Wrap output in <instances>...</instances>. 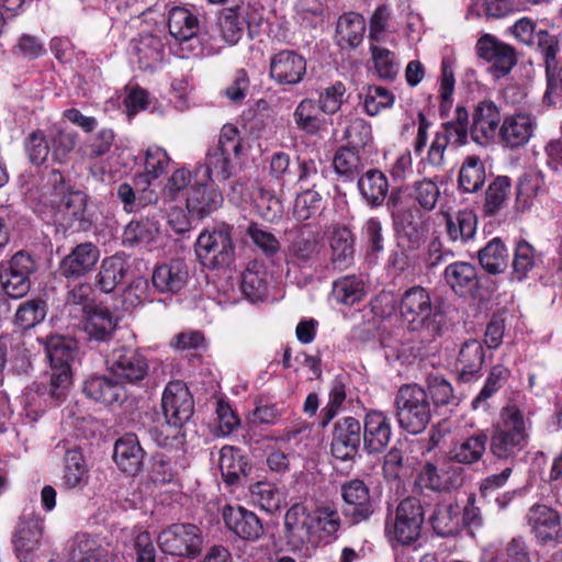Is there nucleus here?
I'll return each mask as SVG.
<instances>
[{
	"mask_svg": "<svg viewBox=\"0 0 562 562\" xmlns=\"http://www.w3.org/2000/svg\"><path fill=\"white\" fill-rule=\"evenodd\" d=\"M218 467L223 479L228 484H234L241 475H247L250 465L240 451L234 447L225 446L220 450Z\"/></svg>",
	"mask_w": 562,
	"mask_h": 562,
	"instance_id": "nucleus-46",
	"label": "nucleus"
},
{
	"mask_svg": "<svg viewBox=\"0 0 562 562\" xmlns=\"http://www.w3.org/2000/svg\"><path fill=\"white\" fill-rule=\"evenodd\" d=\"M502 115L498 106L493 101L479 102L472 114V125L470 135L472 139L480 144H487L499 133Z\"/></svg>",
	"mask_w": 562,
	"mask_h": 562,
	"instance_id": "nucleus-16",
	"label": "nucleus"
},
{
	"mask_svg": "<svg viewBox=\"0 0 562 562\" xmlns=\"http://www.w3.org/2000/svg\"><path fill=\"white\" fill-rule=\"evenodd\" d=\"M43 535V526L37 520L23 522L14 535V548L21 561H27L38 549Z\"/></svg>",
	"mask_w": 562,
	"mask_h": 562,
	"instance_id": "nucleus-43",
	"label": "nucleus"
},
{
	"mask_svg": "<svg viewBox=\"0 0 562 562\" xmlns=\"http://www.w3.org/2000/svg\"><path fill=\"white\" fill-rule=\"evenodd\" d=\"M358 189L364 201L375 207L384 202L389 192V181L382 171L371 169L359 178Z\"/></svg>",
	"mask_w": 562,
	"mask_h": 562,
	"instance_id": "nucleus-40",
	"label": "nucleus"
},
{
	"mask_svg": "<svg viewBox=\"0 0 562 562\" xmlns=\"http://www.w3.org/2000/svg\"><path fill=\"white\" fill-rule=\"evenodd\" d=\"M429 521L438 536L453 537L458 535L463 527L461 507L456 503L438 504Z\"/></svg>",
	"mask_w": 562,
	"mask_h": 562,
	"instance_id": "nucleus-34",
	"label": "nucleus"
},
{
	"mask_svg": "<svg viewBox=\"0 0 562 562\" xmlns=\"http://www.w3.org/2000/svg\"><path fill=\"white\" fill-rule=\"evenodd\" d=\"M157 543L166 554L195 558L202 550L203 537L198 526L178 522L161 530Z\"/></svg>",
	"mask_w": 562,
	"mask_h": 562,
	"instance_id": "nucleus-8",
	"label": "nucleus"
},
{
	"mask_svg": "<svg viewBox=\"0 0 562 562\" xmlns=\"http://www.w3.org/2000/svg\"><path fill=\"white\" fill-rule=\"evenodd\" d=\"M161 406L165 418L176 426H183L193 414V398L181 381L169 382L162 393Z\"/></svg>",
	"mask_w": 562,
	"mask_h": 562,
	"instance_id": "nucleus-12",
	"label": "nucleus"
},
{
	"mask_svg": "<svg viewBox=\"0 0 562 562\" xmlns=\"http://www.w3.org/2000/svg\"><path fill=\"white\" fill-rule=\"evenodd\" d=\"M113 459L121 471L136 474L143 464L144 451L134 434H127L116 440Z\"/></svg>",
	"mask_w": 562,
	"mask_h": 562,
	"instance_id": "nucleus-27",
	"label": "nucleus"
},
{
	"mask_svg": "<svg viewBox=\"0 0 562 562\" xmlns=\"http://www.w3.org/2000/svg\"><path fill=\"white\" fill-rule=\"evenodd\" d=\"M244 11L240 7L224 8L216 23L207 27L203 44L212 53H217L226 46L236 45L244 34Z\"/></svg>",
	"mask_w": 562,
	"mask_h": 562,
	"instance_id": "nucleus-9",
	"label": "nucleus"
},
{
	"mask_svg": "<svg viewBox=\"0 0 562 562\" xmlns=\"http://www.w3.org/2000/svg\"><path fill=\"white\" fill-rule=\"evenodd\" d=\"M323 244L318 236L312 232L299 233L286 248V263L299 269H311L319 260Z\"/></svg>",
	"mask_w": 562,
	"mask_h": 562,
	"instance_id": "nucleus-17",
	"label": "nucleus"
},
{
	"mask_svg": "<svg viewBox=\"0 0 562 562\" xmlns=\"http://www.w3.org/2000/svg\"><path fill=\"white\" fill-rule=\"evenodd\" d=\"M441 215L450 241L465 244L474 237L477 220L472 211L461 210L454 214L441 212Z\"/></svg>",
	"mask_w": 562,
	"mask_h": 562,
	"instance_id": "nucleus-33",
	"label": "nucleus"
},
{
	"mask_svg": "<svg viewBox=\"0 0 562 562\" xmlns=\"http://www.w3.org/2000/svg\"><path fill=\"white\" fill-rule=\"evenodd\" d=\"M442 130L438 134H443L448 138V143L456 145H465L469 134V113L465 108L457 106L454 117L441 125Z\"/></svg>",
	"mask_w": 562,
	"mask_h": 562,
	"instance_id": "nucleus-56",
	"label": "nucleus"
},
{
	"mask_svg": "<svg viewBox=\"0 0 562 562\" xmlns=\"http://www.w3.org/2000/svg\"><path fill=\"white\" fill-rule=\"evenodd\" d=\"M409 196L419 205V209L430 212L437 205L440 190L435 181L424 178L412 184Z\"/></svg>",
	"mask_w": 562,
	"mask_h": 562,
	"instance_id": "nucleus-59",
	"label": "nucleus"
},
{
	"mask_svg": "<svg viewBox=\"0 0 562 562\" xmlns=\"http://www.w3.org/2000/svg\"><path fill=\"white\" fill-rule=\"evenodd\" d=\"M345 501L344 513L352 518L353 522L367 520L373 513V505L369 488L360 480H352L341 487Z\"/></svg>",
	"mask_w": 562,
	"mask_h": 562,
	"instance_id": "nucleus-22",
	"label": "nucleus"
},
{
	"mask_svg": "<svg viewBox=\"0 0 562 562\" xmlns=\"http://www.w3.org/2000/svg\"><path fill=\"white\" fill-rule=\"evenodd\" d=\"M481 267L490 274H498L505 271L508 262V252L499 238H493L479 251Z\"/></svg>",
	"mask_w": 562,
	"mask_h": 562,
	"instance_id": "nucleus-49",
	"label": "nucleus"
},
{
	"mask_svg": "<svg viewBox=\"0 0 562 562\" xmlns=\"http://www.w3.org/2000/svg\"><path fill=\"white\" fill-rule=\"evenodd\" d=\"M168 29L170 35L178 42L192 40L200 30L198 18L188 9L176 7L169 11Z\"/></svg>",
	"mask_w": 562,
	"mask_h": 562,
	"instance_id": "nucleus-41",
	"label": "nucleus"
},
{
	"mask_svg": "<svg viewBox=\"0 0 562 562\" xmlns=\"http://www.w3.org/2000/svg\"><path fill=\"white\" fill-rule=\"evenodd\" d=\"M284 527L288 539L294 544H303L311 539L314 519L303 504H294L285 513Z\"/></svg>",
	"mask_w": 562,
	"mask_h": 562,
	"instance_id": "nucleus-30",
	"label": "nucleus"
},
{
	"mask_svg": "<svg viewBox=\"0 0 562 562\" xmlns=\"http://www.w3.org/2000/svg\"><path fill=\"white\" fill-rule=\"evenodd\" d=\"M82 390L88 397L104 405L121 404L127 398L124 384L105 375L90 376L85 381Z\"/></svg>",
	"mask_w": 562,
	"mask_h": 562,
	"instance_id": "nucleus-23",
	"label": "nucleus"
},
{
	"mask_svg": "<svg viewBox=\"0 0 562 562\" xmlns=\"http://www.w3.org/2000/svg\"><path fill=\"white\" fill-rule=\"evenodd\" d=\"M488 435L481 430L457 442L449 451L451 461L458 464L472 465L477 463L486 452Z\"/></svg>",
	"mask_w": 562,
	"mask_h": 562,
	"instance_id": "nucleus-31",
	"label": "nucleus"
},
{
	"mask_svg": "<svg viewBox=\"0 0 562 562\" xmlns=\"http://www.w3.org/2000/svg\"><path fill=\"white\" fill-rule=\"evenodd\" d=\"M188 269L183 261L172 260L157 267L153 273V284L161 293H177L186 284Z\"/></svg>",
	"mask_w": 562,
	"mask_h": 562,
	"instance_id": "nucleus-32",
	"label": "nucleus"
},
{
	"mask_svg": "<svg viewBox=\"0 0 562 562\" xmlns=\"http://www.w3.org/2000/svg\"><path fill=\"white\" fill-rule=\"evenodd\" d=\"M233 227L222 223L212 231H203L195 243V254L202 266L218 269L228 266L234 259L235 245Z\"/></svg>",
	"mask_w": 562,
	"mask_h": 562,
	"instance_id": "nucleus-6",
	"label": "nucleus"
},
{
	"mask_svg": "<svg viewBox=\"0 0 562 562\" xmlns=\"http://www.w3.org/2000/svg\"><path fill=\"white\" fill-rule=\"evenodd\" d=\"M360 98L363 99V108L368 115L374 116L382 110L390 109L393 106L395 97L394 94L384 87L380 86H368L360 93Z\"/></svg>",
	"mask_w": 562,
	"mask_h": 562,
	"instance_id": "nucleus-54",
	"label": "nucleus"
},
{
	"mask_svg": "<svg viewBox=\"0 0 562 562\" xmlns=\"http://www.w3.org/2000/svg\"><path fill=\"white\" fill-rule=\"evenodd\" d=\"M269 274L266 269L256 262L251 263L243 273L241 290L251 301H261L267 296Z\"/></svg>",
	"mask_w": 562,
	"mask_h": 562,
	"instance_id": "nucleus-47",
	"label": "nucleus"
},
{
	"mask_svg": "<svg viewBox=\"0 0 562 562\" xmlns=\"http://www.w3.org/2000/svg\"><path fill=\"white\" fill-rule=\"evenodd\" d=\"M100 258L99 248L90 243H82L72 248L59 263V273L66 279H79L90 273Z\"/></svg>",
	"mask_w": 562,
	"mask_h": 562,
	"instance_id": "nucleus-18",
	"label": "nucleus"
},
{
	"mask_svg": "<svg viewBox=\"0 0 562 562\" xmlns=\"http://www.w3.org/2000/svg\"><path fill=\"white\" fill-rule=\"evenodd\" d=\"M526 521L540 546L562 542V517L557 509L544 504H535L528 509Z\"/></svg>",
	"mask_w": 562,
	"mask_h": 562,
	"instance_id": "nucleus-10",
	"label": "nucleus"
},
{
	"mask_svg": "<svg viewBox=\"0 0 562 562\" xmlns=\"http://www.w3.org/2000/svg\"><path fill=\"white\" fill-rule=\"evenodd\" d=\"M476 50L480 57L494 63L502 75L508 74L517 63L515 48L491 34L480 37Z\"/></svg>",
	"mask_w": 562,
	"mask_h": 562,
	"instance_id": "nucleus-24",
	"label": "nucleus"
},
{
	"mask_svg": "<svg viewBox=\"0 0 562 562\" xmlns=\"http://www.w3.org/2000/svg\"><path fill=\"white\" fill-rule=\"evenodd\" d=\"M509 371L498 364L492 368L485 384L479 395L472 401V407L474 409H479L480 407L486 408V400L490 398L493 394H495L506 382L508 378Z\"/></svg>",
	"mask_w": 562,
	"mask_h": 562,
	"instance_id": "nucleus-62",
	"label": "nucleus"
},
{
	"mask_svg": "<svg viewBox=\"0 0 562 562\" xmlns=\"http://www.w3.org/2000/svg\"><path fill=\"white\" fill-rule=\"evenodd\" d=\"M400 313L411 330H424L430 336L441 334L443 317L434 307L427 289L415 285L406 290L402 295Z\"/></svg>",
	"mask_w": 562,
	"mask_h": 562,
	"instance_id": "nucleus-3",
	"label": "nucleus"
},
{
	"mask_svg": "<svg viewBox=\"0 0 562 562\" xmlns=\"http://www.w3.org/2000/svg\"><path fill=\"white\" fill-rule=\"evenodd\" d=\"M77 341L71 337L53 335L45 340V351L50 363L48 383L36 390L29 389L22 397L25 424H34L44 414L46 397L59 403L66 398L71 385V362L77 355Z\"/></svg>",
	"mask_w": 562,
	"mask_h": 562,
	"instance_id": "nucleus-1",
	"label": "nucleus"
},
{
	"mask_svg": "<svg viewBox=\"0 0 562 562\" xmlns=\"http://www.w3.org/2000/svg\"><path fill=\"white\" fill-rule=\"evenodd\" d=\"M424 508L416 497H406L397 505L394 514L385 520V535L391 541L408 546L419 539L424 524Z\"/></svg>",
	"mask_w": 562,
	"mask_h": 562,
	"instance_id": "nucleus-5",
	"label": "nucleus"
},
{
	"mask_svg": "<svg viewBox=\"0 0 562 562\" xmlns=\"http://www.w3.org/2000/svg\"><path fill=\"white\" fill-rule=\"evenodd\" d=\"M126 262L119 256H111L102 260L97 274L95 285L104 293H111L126 276Z\"/></svg>",
	"mask_w": 562,
	"mask_h": 562,
	"instance_id": "nucleus-45",
	"label": "nucleus"
},
{
	"mask_svg": "<svg viewBox=\"0 0 562 562\" xmlns=\"http://www.w3.org/2000/svg\"><path fill=\"white\" fill-rule=\"evenodd\" d=\"M100 548L88 535H77L74 538L70 562H99Z\"/></svg>",
	"mask_w": 562,
	"mask_h": 562,
	"instance_id": "nucleus-64",
	"label": "nucleus"
},
{
	"mask_svg": "<svg viewBox=\"0 0 562 562\" xmlns=\"http://www.w3.org/2000/svg\"><path fill=\"white\" fill-rule=\"evenodd\" d=\"M67 194L63 175L58 170L49 171L45 183L41 187L40 202L49 205L54 211Z\"/></svg>",
	"mask_w": 562,
	"mask_h": 562,
	"instance_id": "nucleus-58",
	"label": "nucleus"
},
{
	"mask_svg": "<svg viewBox=\"0 0 562 562\" xmlns=\"http://www.w3.org/2000/svg\"><path fill=\"white\" fill-rule=\"evenodd\" d=\"M54 220L76 231H88L92 221L87 214V195L81 191L68 192L54 209Z\"/></svg>",
	"mask_w": 562,
	"mask_h": 562,
	"instance_id": "nucleus-19",
	"label": "nucleus"
},
{
	"mask_svg": "<svg viewBox=\"0 0 562 562\" xmlns=\"http://www.w3.org/2000/svg\"><path fill=\"white\" fill-rule=\"evenodd\" d=\"M528 441V420L516 405L508 404L502 409L499 422L493 426L488 437L490 452L495 459L514 464Z\"/></svg>",
	"mask_w": 562,
	"mask_h": 562,
	"instance_id": "nucleus-2",
	"label": "nucleus"
},
{
	"mask_svg": "<svg viewBox=\"0 0 562 562\" xmlns=\"http://www.w3.org/2000/svg\"><path fill=\"white\" fill-rule=\"evenodd\" d=\"M233 169L232 155L210 147L204 164L195 169V179L201 183L223 182L232 177Z\"/></svg>",
	"mask_w": 562,
	"mask_h": 562,
	"instance_id": "nucleus-25",
	"label": "nucleus"
},
{
	"mask_svg": "<svg viewBox=\"0 0 562 562\" xmlns=\"http://www.w3.org/2000/svg\"><path fill=\"white\" fill-rule=\"evenodd\" d=\"M364 294V283L356 276L342 277L333 284L331 295L339 304L353 305L361 301Z\"/></svg>",
	"mask_w": 562,
	"mask_h": 562,
	"instance_id": "nucleus-50",
	"label": "nucleus"
},
{
	"mask_svg": "<svg viewBox=\"0 0 562 562\" xmlns=\"http://www.w3.org/2000/svg\"><path fill=\"white\" fill-rule=\"evenodd\" d=\"M443 278L451 290L460 296L471 294L479 286L476 268L470 262L457 261L448 265Z\"/></svg>",
	"mask_w": 562,
	"mask_h": 562,
	"instance_id": "nucleus-29",
	"label": "nucleus"
},
{
	"mask_svg": "<svg viewBox=\"0 0 562 562\" xmlns=\"http://www.w3.org/2000/svg\"><path fill=\"white\" fill-rule=\"evenodd\" d=\"M362 426L353 417H342L335 423L330 443L331 454L339 460H353L359 452Z\"/></svg>",
	"mask_w": 562,
	"mask_h": 562,
	"instance_id": "nucleus-14",
	"label": "nucleus"
},
{
	"mask_svg": "<svg viewBox=\"0 0 562 562\" xmlns=\"http://www.w3.org/2000/svg\"><path fill=\"white\" fill-rule=\"evenodd\" d=\"M387 207L400 228L425 227L422 210L416 206H405L401 191H392L387 200Z\"/></svg>",
	"mask_w": 562,
	"mask_h": 562,
	"instance_id": "nucleus-48",
	"label": "nucleus"
},
{
	"mask_svg": "<svg viewBox=\"0 0 562 562\" xmlns=\"http://www.w3.org/2000/svg\"><path fill=\"white\" fill-rule=\"evenodd\" d=\"M89 480V470L80 450H68L64 459L61 485L66 490H82Z\"/></svg>",
	"mask_w": 562,
	"mask_h": 562,
	"instance_id": "nucleus-38",
	"label": "nucleus"
},
{
	"mask_svg": "<svg viewBox=\"0 0 562 562\" xmlns=\"http://www.w3.org/2000/svg\"><path fill=\"white\" fill-rule=\"evenodd\" d=\"M160 236V224L155 217L131 221L124 228L122 241L127 246L150 247Z\"/></svg>",
	"mask_w": 562,
	"mask_h": 562,
	"instance_id": "nucleus-28",
	"label": "nucleus"
},
{
	"mask_svg": "<svg viewBox=\"0 0 562 562\" xmlns=\"http://www.w3.org/2000/svg\"><path fill=\"white\" fill-rule=\"evenodd\" d=\"M366 32V20L357 12H346L339 16L336 26L338 43L342 47L355 48L363 40Z\"/></svg>",
	"mask_w": 562,
	"mask_h": 562,
	"instance_id": "nucleus-39",
	"label": "nucleus"
},
{
	"mask_svg": "<svg viewBox=\"0 0 562 562\" xmlns=\"http://www.w3.org/2000/svg\"><path fill=\"white\" fill-rule=\"evenodd\" d=\"M35 270L36 265L29 254L16 252L0 274L4 293L12 299L23 297L30 291V277Z\"/></svg>",
	"mask_w": 562,
	"mask_h": 562,
	"instance_id": "nucleus-11",
	"label": "nucleus"
},
{
	"mask_svg": "<svg viewBox=\"0 0 562 562\" xmlns=\"http://www.w3.org/2000/svg\"><path fill=\"white\" fill-rule=\"evenodd\" d=\"M223 519L225 526L240 539L255 541L263 535V526L259 517L241 506H225Z\"/></svg>",
	"mask_w": 562,
	"mask_h": 562,
	"instance_id": "nucleus-21",
	"label": "nucleus"
},
{
	"mask_svg": "<svg viewBox=\"0 0 562 562\" xmlns=\"http://www.w3.org/2000/svg\"><path fill=\"white\" fill-rule=\"evenodd\" d=\"M392 437L391 418L381 411L366 414L363 422V446L369 453H380L389 445Z\"/></svg>",
	"mask_w": 562,
	"mask_h": 562,
	"instance_id": "nucleus-20",
	"label": "nucleus"
},
{
	"mask_svg": "<svg viewBox=\"0 0 562 562\" xmlns=\"http://www.w3.org/2000/svg\"><path fill=\"white\" fill-rule=\"evenodd\" d=\"M207 184L195 180V184L191 187L187 198L188 212L200 220L217 210L223 202L221 192Z\"/></svg>",
	"mask_w": 562,
	"mask_h": 562,
	"instance_id": "nucleus-26",
	"label": "nucleus"
},
{
	"mask_svg": "<svg viewBox=\"0 0 562 562\" xmlns=\"http://www.w3.org/2000/svg\"><path fill=\"white\" fill-rule=\"evenodd\" d=\"M537 120L529 113L516 112L503 119L499 127V140L509 149L526 146L535 134Z\"/></svg>",
	"mask_w": 562,
	"mask_h": 562,
	"instance_id": "nucleus-15",
	"label": "nucleus"
},
{
	"mask_svg": "<svg viewBox=\"0 0 562 562\" xmlns=\"http://www.w3.org/2000/svg\"><path fill=\"white\" fill-rule=\"evenodd\" d=\"M395 406L402 429L418 435L427 428L431 419V407L423 387L417 384L402 385L395 396Z\"/></svg>",
	"mask_w": 562,
	"mask_h": 562,
	"instance_id": "nucleus-4",
	"label": "nucleus"
},
{
	"mask_svg": "<svg viewBox=\"0 0 562 562\" xmlns=\"http://www.w3.org/2000/svg\"><path fill=\"white\" fill-rule=\"evenodd\" d=\"M370 53L379 78L383 80H394L400 69L395 54L373 43L370 44Z\"/></svg>",
	"mask_w": 562,
	"mask_h": 562,
	"instance_id": "nucleus-55",
	"label": "nucleus"
},
{
	"mask_svg": "<svg viewBox=\"0 0 562 562\" xmlns=\"http://www.w3.org/2000/svg\"><path fill=\"white\" fill-rule=\"evenodd\" d=\"M485 181V167L480 157L468 156L459 172V186L464 192H475Z\"/></svg>",
	"mask_w": 562,
	"mask_h": 562,
	"instance_id": "nucleus-51",
	"label": "nucleus"
},
{
	"mask_svg": "<svg viewBox=\"0 0 562 562\" xmlns=\"http://www.w3.org/2000/svg\"><path fill=\"white\" fill-rule=\"evenodd\" d=\"M169 161L170 158L162 148H148L145 157V173L137 178V183H149V179H157L166 171Z\"/></svg>",
	"mask_w": 562,
	"mask_h": 562,
	"instance_id": "nucleus-61",
	"label": "nucleus"
},
{
	"mask_svg": "<svg viewBox=\"0 0 562 562\" xmlns=\"http://www.w3.org/2000/svg\"><path fill=\"white\" fill-rule=\"evenodd\" d=\"M115 327L116 319L106 308L93 307L85 314L83 330L90 340H109L113 336Z\"/></svg>",
	"mask_w": 562,
	"mask_h": 562,
	"instance_id": "nucleus-36",
	"label": "nucleus"
},
{
	"mask_svg": "<svg viewBox=\"0 0 562 562\" xmlns=\"http://www.w3.org/2000/svg\"><path fill=\"white\" fill-rule=\"evenodd\" d=\"M307 61L295 50L283 49L270 58L269 76L280 86H296L306 75Z\"/></svg>",
	"mask_w": 562,
	"mask_h": 562,
	"instance_id": "nucleus-13",
	"label": "nucleus"
},
{
	"mask_svg": "<svg viewBox=\"0 0 562 562\" xmlns=\"http://www.w3.org/2000/svg\"><path fill=\"white\" fill-rule=\"evenodd\" d=\"M324 209V200L318 189H304L296 195L293 216L304 222L321 214Z\"/></svg>",
	"mask_w": 562,
	"mask_h": 562,
	"instance_id": "nucleus-52",
	"label": "nucleus"
},
{
	"mask_svg": "<svg viewBox=\"0 0 562 562\" xmlns=\"http://www.w3.org/2000/svg\"><path fill=\"white\" fill-rule=\"evenodd\" d=\"M537 254L531 244L521 239L516 244L513 258V276L518 281H522L535 268Z\"/></svg>",
	"mask_w": 562,
	"mask_h": 562,
	"instance_id": "nucleus-57",
	"label": "nucleus"
},
{
	"mask_svg": "<svg viewBox=\"0 0 562 562\" xmlns=\"http://www.w3.org/2000/svg\"><path fill=\"white\" fill-rule=\"evenodd\" d=\"M318 112L321 110L314 99L301 100L293 112L296 127L307 135H318L326 126L325 120L318 115Z\"/></svg>",
	"mask_w": 562,
	"mask_h": 562,
	"instance_id": "nucleus-42",
	"label": "nucleus"
},
{
	"mask_svg": "<svg viewBox=\"0 0 562 562\" xmlns=\"http://www.w3.org/2000/svg\"><path fill=\"white\" fill-rule=\"evenodd\" d=\"M330 262L334 269L342 271L352 266L355 259V239L346 227L333 232L329 240Z\"/></svg>",
	"mask_w": 562,
	"mask_h": 562,
	"instance_id": "nucleus-35",
	"label": "nucleus"
},
{
	"mask_svg": "<svg viewBox=\"0 0 562 562\" xmlns=\"http://www.w3.org/2000/svg\"><path fill=\"white\" fill-rule=\"evenodd\" d=\"M510 180L506 176L497 177L487 188L485 198V213L493 215L499 211L508 196Z\"/></svg>",
	"mask_w": 562,
	"mask_h": 562,
	"instance_id": "nucleus-63",
	"label": "nucleus"
},
{
	"mask_svg": "<svg viewBox=\"0 0 562 562\" xmlns=\"http://www.w3.org/2000/svg\"><path fill=\"white\" fill-rule=\"evenodd\" d=\"M336 172L347 178H355L363 169V162L358 154V149L349 146L340 147L333 160Z\"/></svg>",
	"mask_w": 562,
	"mask_h": 562,
	"instance_id": "nucleus-60",
	"label": "nucleus"
},
{
	"mask_svg": "<svg viewBox=\"0 0 562 562\" xmlns=\"http://www.w3.org/2000/svg\"><path fill=\"white\" fill-rule=\"evenodd\" d=\"M106 370L123 384L139 385L148 375L145 355L128 346H115L105 356Z\"/></svg>",
	"mask_w": 562,
	"mask_h": 562,
	"instance_id": "nucleus-7",
	"label": "nucleus"
},
{
	"mask_svg": "<svg viewBox=\"0 0 562 562\" xmlns=\"http://www.w3.org/2000/svg\"><path fill=\"white\" fill-rule=\"evenodd\" d=\"M484 361V348L475 339L465 341L459 352L457 360L458 370L463 381H470L480 372Z\"/></svg>",
	"mask_w": 562,
	"mask_h": 562,
	"instance_id": "nucleus-44",
	"label": "nucleus"
},
{
	"mask_svg": "<svg viewBox=\"0 0 562 562\" xmlns=\"http://www.w3.org/2000/svg\"><path fill=\"white\" fill-rule=\"evenodd\" d=\"M46 303L41 299L27 300L19 305L14 315V324L21 329H31L44 321Z\"/></svg>",
	"mask_w": 562,
	"mask_h": 562,
	"instance_id": "nucleus-53",
	"label": "nucleus"
},
{
	"mask_svg": "<svg viewBox=\"0 0 562 562\" xmlns=\"http://www.w3.org/2000/svg\"><path fill=\"white\" fill-rule=\"evenodd\" d=\"M133 53L143 70L155 69L164 59V43L159 36L143 34L133 41Z\"/></svg>",
	"mask_w": 562,
	"mask_h": 562,
	"instance_id": "nucleus-37",
	"label": "nucleus"
}]
</instances>
